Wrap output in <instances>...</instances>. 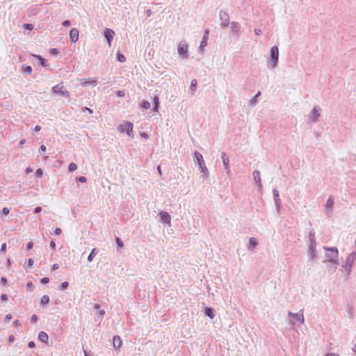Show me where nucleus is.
<instances>
[{
    "label": "nucleus",
    "instance_id": "cd10ccee",
    "mask_svg": "<svg viewBox=\"0 0 356 356\" xmlns=\"http://www.w3.org/2000/svg\"><path fill=\"white\" fill-rule=\"evenodd\" d=\"M49 302V297L47 295H44L40 298V303L43 305H46Z\"/></svg>",
    "mask_w": 356,
    "mask_h": 356
},
{
    "label": "nucleus",
    "instance_id": "7c9ffc66",
    "mask_svg": "<svg viewBox=\"0 0 356 356\" xmlns=\"http://www.w3.org/2000/svg\"><path fill=\"white\" fill-rule=\"evenodd\" d=\"M117 60L120 63H124L126 60V58L123 54L118 53L117 54Z\"/></svg>",
    "mask_w": 356,
    "mask_h": 356
},
{
    "label": "nucleus",
    "instance_id": "58836bf2",
    "mask_svg": "<svg viewBox=\"0 0 356 356\" xmlns=\"http://www.w3.org/2000/svg\"><path fill=\"white\" fill-rule=\"evenodd\" d=\"M35 175H36V177H41L43 175V171L41 168H38L37 169L36 172H35Z\"/></svg>",
    "mask_w": 356,
    "mask_h": 356
},
{
    "label": "nucleus",
    "instance_id": "423d86ee",
    "mask_svg": "<svg viewBox=\"0 0 356 356\" xmlns=\"http://www.w3.org/2000/svg\"><path fill=\"white\" fill-rule=\"evenodd\" d=\"M54 93L57 94L60 96L69 97L70 93L67 90H64V86L61 84H58L52 88Z\"/></svg>",
    "mask_w": 356,
    "mask_h": 356
},
{
    "label": "nucleus",
    "instance_id": "20e7f679",
    "mask_svg": "<svg viewBox=\"0 0 356 356\" xmlns=\"http://www.w3.org/2000/svg\"><path fill=\"white\" fill-rule=\"evenodd\" d=\"M279 58V49L277 46H273L270 49V58L269 60V65L272 68L277 67Z\"/></svg>",
    "mask_w": 356,
    "mask_h": 356
},
{
    "label": "nucleus",
    "instance_id": "f704fd0d",
    "mask_svg": "<svg viewBox=\"0 0 356 356\" xmlns=\"http://www.w3.org/2000/svg\"><path fill=\"white\" fill-rule=\"evenodd\" d=\"M68 169H69V171L74 172L77 169V166L74 163H70V164L69 165Z\"/></svg>",
    "mask_w": 356,
    "mask_h": 356
},
{
    "label": "nucleus",
    "instance_id": "a19ab883",
    "mask_svg": "<svg viewBox=\"0 0 356 356\" xmlns=\"http://www.w3.org/2000/svg\"><path fill=\"white\" fill-rule=\"evenodd\" d=\"M10 212V210L8 207H4L3 208L2 211H1V214L3 215V216H6V215H8Z\"/></svg>",
    "mask_w": 356,
    "mask_h": 356
},
{
    "label": "nucleus",
    "instance_id": "b1692460",
    "mask_svg": "<svg viewBox=\"0 0 356 356\" xmlns=\"http://www.w3.org/2000/svg\"><path fill=\"white\" fill-rule=\"evenodd\" d=\"M205 314L209 316L210 318H214V313H213V309L211 307H207L205 309V312H204Z\"/></svg>",
    "mask_w": 356,
    "mask_h": 356
},
{
    "label": "nucleus",
    "instance_id": "6ab92c4d",
    "mask_svg": "<svg viewBox=\"0 0 356 356\" xmlns=\"http://www.w3.org/2000/svg\"><path fill=\"white\" fill-rule=\"evenodd\" d=\"M309 245H316V238H315V233L314 232V230H311L310 232L309 233Z\"/></svg>",
    "mask_w": 356,
    "mask_h": 356
},
{
    "label": "nucleus",
    "instance_id": "09e8293b",
    "mask_svg": "<svg viewBox=\"0 0 356 356\" xmlns=\"http://www.w3.org/2000/svg\"><path fill=\"white\" fill-rule=\"evenodd\" d=\"M49 282V280L48 277H43L40 280V282L42 284H47L48 282Z\"/></svg>",
    "mask_w": 356,
    "mask_h": 356
},
{
    "label": "nucleus",
    "instance_id": "7ed1b4c3",
    "mask_svg": "<svg viewBox=\"0 0 356 356\" xmlns=\"http://www.w3.org/2000/svg\"><path fill=\"white\" fill-rule=\"evenodd\" d=\"M288 316L289 318V323L293 325L296 324V321H298L301 324L304 323V316L302 310L298 313H293L291 312H289Z\"/></svg>",
    "mask_w": 356,
    "mask_h": 356
},
{
    "label": "nucleus",
    "instance_id": "ea45409f",
    "mask_svg": "<svg viewBox=\"0 0 356 356\" xmlns=\"http://www.w3.org/2000/svg\"><path fill=\"white\" fill-rule=\"evenodd\" d=\"M49 52H50V54L51 55L55 56V55H57L59 53V51L58 50V49L52 48V49H50Z\"/></svg>",
    "mask_w": 356,
    "mask_h": 356
},
{
    "label": "nucleus",
    "instance_id": "5fc2aeb1",
    "mask_svg": "<svg viewBox=\"0 0 356 356\" xmlns=\"http://www.w3.org/2000/svg\"><path fill=\"white\" fill-rule=\"evenodd\" d=\"M6 249V243H3L1 246L0 251L2 252H5Z\"/></svg>",
    "mask_w": 356,
    "mask_h": 356
},
{
    "label": "nucleus",
    "instance_id": "37998d69",
    "mask_svg": "<svg viewBox=\"0 0 356 356\" xmlns=\"http://www.w3.org/2000/svg\"><path fill=\"white\" fill-rule=\"evenodd\" d=\"M61 232H62V230L60 228L56 227L54 229V234L56 236H59L61 234Z\"/></svg>",
    "mask_w": 356,
    "mask_h": 356
},
{
    "label": "nucleus",
    "instance_id": "2eb2a0df",
    "mask_svg": "<svg viewBox=\"0 0 356 356\" xmlns=\"http://www.w3.org/2000/svg\"><path fill=\"white\" fill-rule=\"evenodd\" d=\"M81 86L85 87L88 85H91L93 86H95L97 84V81L95 79H81Z\"/></svg>",
    "mask_w": 356,
    "mask_h": 356
},
{
    "label": "nucleus",
    "instance_id": "39448f33",
    "mask_svg": "<svg viewBox=\"0 0 356 356\" xmlns=\"http://www.w3.org/2000/svg\"><path fill=\"white\" fill-rule=\"evenodd\" d=\"M188 45L185 40H181L177 47V51L180 56L183 58L186 59L188 57Z\"/></svg>",
    "mask_w": 356,
    "mask_h": 356
},
{
    "label": "nucleus",
    "instance_id": "bf43d9fd",
    "mask_svg": "<svg viewBox=\"0 0 356 356\" xmlns=\"http://www.w3.org/2000/svg\"><path fill=\"white\" fill-rule=\"evenodd\" d=\"M39 151H40V152H45V151H46V146H45V145H40V148H39Z\"/></svg>",
    "mask_w": 356,
    "mask_h": 356
},
{
    "label": "nucleus",
    "instance_id": "0eeeda50",
    "mask_svg": "<svg viewBox=\"0 0 356 356\" xmlns=\"http://www.w3.org/2000/svg\"><path fill=\"white\" fill-rule=\"evenodd\" d=\"M118 130L122 133L126 132L128 136H132L133 124L130 122H126L124 124L119 125Z\"/></svg>",
    "mask_w": 356,
    "mask_h": 356
},
{
    "label": "nucleus",
    "instance_id": "603ef678",
    "mask_svg": "<svg viewBox=\"0 0 356 356\" xmlns=\"http://www.w3.org/2000/svg\"><path fill=\"white\" fill-rule=\"evenodd\" d=\"M207 42L206 40L203 39L200 43V48H204L205 46H207Z\"/></svg>",
    "mask_w": 356,
    "mask_h": 356
},
{
    "label": "nucleus",
    "instance_id": "13d9d810",
    "mask_svg": "<svg viewBox=\"0 0 356 356\" xmlns=\"http://www.w3.org/2000/svg\"><path fill=\"white\" fill-rule=\"evenodd\" d=\"M13 323V325H14L15 327H18V326L21 325V323H20V321H18V320H15V321H14Z\"/></svg>",
    "mask_w": 356,
    "mask_h": 356
},
{
    "label": "nucleus",
    "instance_id": "de8ad7c7",
    "mask_svg": "<svg viewBox=\"0 0 356 356\" xmlns=\"http://www.w3.org/2000/svg\"><path fill=\"white\" fill-rule=\"evenodd\" d=\"M116 243H117L118 246L120 248H122L123 246L122 241L118 237L116 238Z\"/></svg>",
    "mask_w": 356,
    "mask_h": 356
},
{
    "label": "nucleus",
    "instance_id": "3c124183",
    "mask_svg": "<svg viewBox=\"0 0 356 356\" xmlns=\"http://www.w3.org/2000/svg\"><path fill=\"white\" fill-rule=\"evenodd\" d=\"M33 243L32 241L29 242L26 245L27 250H31L33 248Z\"/></svg>",
    "mask_w": 356,
    "mask_h": 356
},
{
    "label": "nucleus",
    "instance_id": "f03ea898",
    "mask_svg": "<svg viewBox=\"0 0 356 356\" xmlns=\"http://www.w3.org/2000/svg\"><path fill=\"white\" fill-rule=\"evenodd\" d=\"M324 249L327 251L330 252V253H327L325 254L326 258L329 260V261L334 265V270L337 268V265L338 264V255L339 252L337 248L332 247H324Z\"/></svg>",
    "mask_w": 356,
    "mask_h": 356
},
{
    "label": "nucleus",
    "instance_id": "0e129e2a",
    "mask_svg": "<svg viewBox=\"0 0 356 356\" xmlns=\"http://www.w3.org/2000/svg\"><path fill=\"white\" fill-rule=\"evenodd\" d=\"M59 267V265L58 264H54L52 267H51V270H56L58 269Z\"/></svg>",
    "mask_w": 356,
    "mask_h": 356
},
{
    "label": "nucleus",
    "instance_id": "c9c22d12",
    "mask_svg": "<svg viewBox=\"0 0 356 356\" xmlns=\"http://www.w3.org/2000/svg\"><path fill=\"white\" fill-rule=\"evenodd\" d=\"M33 259L32 258H30L27 260L26 261V268H31L33 265Z\"/></svg>",
    "mask_w": 356,
    "mask_h": 356
},
{
    "label": "nucleus",
    "instance_id": "aec40b11",
    "mask_svg": "<svg viewBox=\"0 0 356 356\" xmlns=\"http://www.w3.org/2000/svg\"><path fill=\"white\" fill-rule=\"evenodd\" d=\"M113 344L115 348H120L122 344V341L120 337L118 335L113 337Z\"/></svg>",
    "mask_w": 356,
    "mask_h": 356
},
{
    "label": "nucleus",
    "instance_id": "f3484780",
    "mask_svg": "<svg viewBox=\"0 0 356 356\" xmlns=\"http://www.w3.org/2000/svg\"><path fill=\"white\" fill-rule=\"evenodd\" d=\"M319 115H320L319 109L318 108L317 106H315L313 108L311 115H310L311 121L315 122V120L318 118Z\"/></svg>",
    "mask_w": 356,
    "mask_h": 356
},
{
    "label": "nucleus",
    "instance_id": "6e6552de",
    "mask_svg": "<svg viewBox=\"0 0 356 356\" xmlns=\"http://www.w3.org/2000/svg\"><path fill=\"white\" fill-rule=\"evenodd\" d=\"M219 17H220V25L222 27H227L228 26L229 24V15L225 12V11H223V10H220V13H219Z\"/></svg>",
    "mask_w": 356,
    "mask_h": 356
},
{
    "label": "nucleus",
    "instance_id": "9b49d317",
    "mask_svg": "<svg viewBox=\"0 0 356 356\" xmlns=\"http://www.w3.org/2000/svg\"><path fill=\"white\" fill-rule=\"evenodd\" d=\"M70 38L72 42L74 43L79 40V31L76 28H73L70 31Z\"/></svg>",
    "mask_w": 356,
    "mask_h": 356
},
{
    "label": "nucleus",
    "instance_id": "49530a36",
    "mask_svg": "<svg viewBox=\"0 0 356 356\" xmlns=\"http://www.w3.org/2000/svg\"><path fill=\"white\" fill-rule=\"evenodd\" d=\"M62 24L65 26V27H68L71 25V22L70 20L68 19H66V20H64L62 23Z\"/></svg>",
    "mask_w": 356,
    "mask_h": 356
},
{
    "label": "nucleus",
    "instance_id": "dca6fc26",
    "mask_svg": "<svg viewBox=\"0 0 356 356\" xmlns=\"http://www.w3.org/2000/svg\"><path fill=\"white\" fill-rule=\"evenodd\" d=\"M253 178L255 183L257 184L259 188L261 189L262 188V185L261 183L260 172L259 170L254 171Z\"/></svg>",
    "mask_w": 356,
    "mask_h": 356
},
{
    "label": "nucleus",
    "instance_id": "8fccbe9b",
    "mask_svg": "<svg viewBox=\"0 0 356 356\" xmlns=\"http://www.w3.org/2000/svg\"><path fill=\"white\" fill-rule=\"evenodd\" d=\"M12 318H13V316L10 314H8L5 316L4 321L5 322L10 321L12 319Z\"/></svg>",
    "mask_w": 356,
    "mask_h": 356
},
{
    "label": "nucleus",
    "instance_id": "4d7b16f0",
    "mask_svg": "<svg viewBox=\"0 0 356 356\" xmlns=\"http://www.w3.org/2000/svg\"><path fill=\"white\" fill-rule=\"evenodd\" d=\"M1 283L3 285H6L7 284V279L5 277H2L1 278Z\"/></svg>",
    "mask_w": 356,
    "mask_h": 356
},
{
    "label": "nucleus",
    "instance_id": "ddd939ff",
    "mask_svg": "<svg viewBox=\"0 0 356 356\" xmlns=\"http://www.w3.org/2000/svg\"><path fill=\"white\" fill-rule=\"evenodd\" d=\"M221 159H222V163H223L225 170H227V173H229V160L228 156L227 155V154L225 152H222L221 154Z\"/></svg>",
    "mask_w": 356,
    "mask_h": 356
},
{
    "label": "nucleus",
    "instance_id": "c756f323",
    "mask_svg": "<svg viewBox=\"0 0 356 356\" xmlns=\"http://www.w3.org/2000/svg\"><path fill=\"white\" fill-rule=\"evenodd\" d=\"M197 82L195 79H193L191 83L190 89L193 92L197 88Z\"/></svg>",
    "mask_w": 356,
    "mask_h": 356
},
{
    "label": "nucleus",
    "instance_id": "72a5a7b5",
    "mask_svg": "<svg viewBox=\"0 0 356 356\" xmlns=\"http://www.w3.org/2000/svg\"><path fill=\"white\" fill-rule=\"evenodd\" d=\"M141 106L145 110L149 109L150 108V103L148 101L144 100L142 102Z\"/></svg>",
    "mask_w": 356,
    "mask_h": 356
},
{
    "label": "nucleus",
    "instance_id": "4468645a",
    "mask_svg": "<svg viewBox=\"0 0 356 356\" xmlns=\"http://www.w3.org/2000/svg\"><path fill=\"white\" fill-rule=\"evenodd\" d=\"M356 259V252L350 253L346 258L345 264L353 266Z\"/></svg>",
    "mask_w": 356,
    "mask_h": 356
},
{
    "label": "nucleus",
    "instance_id": "4be33fe9",
    "mask_svg": "<svg viewBox=\"0 0 356 356\" xmlns=\"http://www.w3.org/2000/svg\"><path fill=\"white\" fill-rule=\"evenodd\" d=\"M97 253H98V250L97 248H93L88 257V261H92L93 260L94 257L97 254Z\"/></svg>",
    "mask_w": 356,
    "mask_h": 356
},
{
    "label": "nucleus",
    "instance_id": "e2e57ef3",
    "mask_svg": "<svg viewBox=\"0 0 356 356\" xmlns=\"http://www.w3.org/2000/svg\"><path fill=\"white\" fill-rule=\"evenodd\" d=\"M50 247L53 249V250H56V243H54V241L52 240L50 243Z\"/></svg>",
    "mask_w": 356,
    "mask_h": 356
},
{
    "label": "nucleus",
    "instance_id": "f8f14e48",
    "mask_svg": "<svg viewBox=\"0 0 356 356\" xmlns=\"http://www.w3.org/2000/svg\"><path fill=\"white\" fill-rule=\"evenodd\" d=\"M160 217H161V220L163 223L168 224V223L170 222L171 218L168 212L161 211L160 213Z\"/></svg>",
    "mask_w": 356,
    "mask_h": 356
},
{
    "label": "nucleus",
    "instance_id": "bb28decb",
    "mask_svg": "<svg viewBox=\"0 0 356 356\" xmlns=\"http://www.w3.org/2000/svg\"><path fill=\"white\" fill-rule=\"evenodd\" d=\"M239 26L237 22H232L231 25L232 32L237 33L239 31Z\"/></svg>",
    "mask_w": 356,
    "mask_h": 356
},
{
    "label": "nucleus",
    "instance_id": "2f4dec72",
    "mask_svg": "<svg viewBox=\"0 0 356 356\" xmlns=\"http://www.w3.org/2000/svg\"><path fill=\"white\" fill-rule=\"evenodd\" d=\"M68 286H69V283L67 282H63L59 285L58 289L59 290H65L68 287Z\"/></svg>",
    "mask_w": 356,
    "mask_h": 356
},
{
    "label": "nucleus",
    "instance_id": "393cba45",
    "mask_svg": "<svg viewBox=\"0 0 356 356\" xmlns=\"http://www.w3.org/2000/svg\"><path fill=\"white\" fill-rule=\"evenodd\" d=\"M32 67L30 65H23L22 66V71L24 73L30 74L32 72Z\"/></svg>",
    "mask_w": 356,
    "mask_h": 356
},
{
    "label": "nucleus",
    "instance_id": "a211bd4d",
    "mask_svg": "<svg viewBox=\"0 0 356 356\" xmlns=\"http://www.w3.org/2000/svg\"><path fill=\"white\" fill-rule=\"evenodd\" d=\"M38 339L44 343H47L49 337L45 332L40 331L38 334Z\"/></svg>",
    "mask_w": 356,
    "mask_h": 356
},
{
    "label": "nucleus",
    "instance_id": "c85d7f7f",
    "mask_svg": "<svg viewBox=\"0 0 356 356\" xmlns=\"http://www.w3.org/2000/svg\"><path fill=\"white\" fill-rule=\"evenodd\" d=\"M34 56L40 60V64L43 67H46L47 65V60L46 59H44V58H42L41 56L34 55Z\"/></svg>",
    "mask_w": 356,
    "mask_h": 356
},
{
    "label": "nucleus",
    "instance_id": "79ce46f5",
    "mask_svg": "<svg viewBox=\"0 0 356 356\" xmlns=\"http://www.w3.org/2000/svg\"><path fill=\"white\" fill-rule=\"evenodd\" d=\"M38 319V318L36 314H33L31 317V323H36Z\"/></svg>",
    "mask_w": 356,
    "mask_h": 356
},
{
    "label": "nucleus",
    "instance_id": "864d4df0",
    "mask_svg": "<svg viewBox=\"0 0 356 356\" xmlns=\"http://www.w3.org/2000/svg\"><path fill=\"white\" fill-rule=\"evenodd\" d=\"M117 95H118V97H124V96L125 95V93H124V91H122V90H118V91H117Z\"/></svg>",
    "mask_w": 356,
    "mask_h": 356
},
{
    "label": "nucleus",
    "instance_id": "774afa93",
    "mask_svg": "<svg viewBox=\"0 0 356 356\" xmlns=\"http://www.w3.org/2000/svg\"><path fill=\"white\" fill-rule=\"evenodd\" d=\"M33 171L32 168L31 167H28L26 169V174H29L30 172H31Z\"/></svg>",
    "mask_w": 356,
    "mask_h": 356
},
{
    "label": "nucleus",
    "instance_id": "e433bc0d",
    "mask_svg": "<svg viewBox=\"0 0 356 356\" xmlns=\"http://www.w3.org/2000/svg\"><path fill=\"white\" fill-rule=\"evenodd\" d=\"M23 28L26 30H33V25L31 24H24Z\"/></svg>",
    "mask_w": 356,
    "mask_h": 356
},
{
    "label": "nucleus",
    "instance_id": "69168bd1",
    "mask_svg": "<svg viewBox=\"0 0 356 356\" xmlns=\"http://www.w3.org/2000/svg\"><path fill=\"white\" fill-rule=\"evenodd\" d=\"M325 356H339V355L337 353H327L325 355Z\"/></svg>",
    "mask_w": 356,
    "mask_h": 356
},
{
    "label": "nucleus",
    "instance_id": "c03bdc74",
    "mask_svg": "<svg viewBox=\"0 0 356 356\" xmlns=\"http://www.w3.org/2000/svg\"><path fill=\"white\" fill-rule=\"evenodd\" d=\"M76 180L79 182L84 183V182H86L87 179L85 177L81 176V177H77Z\"/></svg>",
    "mask_w": 356,
    "mask_h": 356
},
{
    "label": "nucleus",
    "instance_id": "412c9836",
    "mask_svg": "<svg viewBox=\"0 0 356 356\" xmlns=\"http://www.w3.org/2000/svg\"><path fill=\"white\" fill-rule=\"evenodd\" d=\"M316 245H309V254L308 256L309 259H312L316 257V251H315Z\"/></svg>",
    "mask_w": 356,
    "mask_h": 356
},
{
    "label": "nucleus",
    "instance_id": "473e14b6",
    "mask_svg": "<svg viewBox=\"0 0 356 356\" xmlns=\"http://www.w3.org/2000/svg\"><path fill=\"white\" fill-rule=\"evenodd\" d=\"M249 243H250V245L251 246L254 247V246L257 245L258 242H257V240L255 238L251 237V238H250Z\"/></svg>",
    "mask_w": 356,
    "mask_h": 356
},
{
    "label": "nucleus",
    "instance_id": "4c0bfd02",
    "mask_svg": "<svg viewBox=\"0 0 356 356\" xmlns=\"http://www.w3.org/2000/svg\"><path fill=\"white\" fill-rule=\"evenodd\" d=\"M353 266H350V265H347V264H344L343 265V268H344L345 270L348 273V274H350V273L351 272V268H352Z\"/></svg>",
    "mask_w": 356,
    "mask_h": 356
},
{
    "label": "nucleus",
    "instance_id": "a878e982",
    "mask_svg": "<svg viewBox=\"0 0 356 356\" xmlns=\"http://www.w3.org/2000/svg\"><path fill=\"white\" fill-rule=\"evenodd\" d=\"M261 95V92L259 91L256 93V95L250 100L249 104L250 106H254L257 104V99Z\"/></svg>",
    "mask_w": 356,
    "mask_h": 356
},
{
    "label": "nucleus",
    "instance_id": "680f3d73",
    "mask_svg": "<svg viewBox=\"0 0 356 356\" xmlns=\"http://www.w3.org/2000/svg\"><path fill=\"white\" fill-rule=\"evenodd\" d=\"M35 346V344L33 341H29L28 343V347L30 348H34Z\"/></svg>",
    "mask_w": 356,
    "mask_h": 356
},
{
    "label": "nucleus",
    "instance_id": "9d476101",
    "mask_svg": "<svg viewBox=\"0 0 356 356\" xmlns=\"http://www.w3.org/2000/svg\"><path fill=\"white\" fill-rule=\"evenodd\" d=\"M273 198L277 210L279 211L282 204L281 200L279 197V191L277 188L273 190Z\"/></svg>",
    "mask_w": 356,
    "mask_h": 356
},
{
    "label": "nucleus",
    "instance_id": "1a4fd4ad",
    "mask_svg": "<svg viewBox=\"0 0 356 356\" xmlns=\"http://www.w3.org/2000/svg\"><path fill=\"white\" fill-rule=\"evenodd\" d=\"M104 37L107 40L108 45L111 46V41L113 40V37L115 35V32L112 29H106L105 31H104Z\"/></svg>",
    "mask_w": 356,
    "mask_h": 356
},
{
    "label": "nucleus",
    "instance_id": "5701e85b",
    "mask_svg": "<svg viewBox=\"0 0 356 356\" xmlns=\"http://www.w3.org/2000/svg\"><path fill=\"white\" fill-rule=\"evenodd\" d=\"M333 205H334V199L332 196H330L327 200L325 207L327 209H330V210L331 211Z\"/></svg>",
    "mask_w": 356,
    "mask_h": 356
},
{
    "label": "nucleus",
    "instance_id": "052dcab7",
    "mask_svg": "<svg viewBox=\"0 0 356 356\" xmlns=\"http://www.w3.org/2000/svg\"><path fill=\"white\" fill-rule=\"evenodd\" d=\"M1 300H3V301H6V300H8V296H7L6 294L3 293V294H2V295L1 296Z\"/></svg>",
    "mask_w": 356,
    "mask_h": 356
},
{
    "label": "nucleus",
    "instance_id": "a18cd8bd",
    "mask_svg": "<svg viewBox=\"0 0 356 356\" xmlns=\"http://www.w3.org/2000/svg\"><path fill=\"white\" fill-rule=\"evenodd\" d=\"M154 105H159V98L158 96H154L153 99Z\"/></svg>",
    "mask_w": 356,
    "mask_h": 356
},
{
    "label": "nucleus",
    "instance_id": "6e6d98bb",
    "mask_svg": "<svg viewBox=\"0 0 356 356\" xmlns=\"http://www.w3.org/2000/svg\"><path fill=\"white\" fill-rule=\"evenodd\" d=\"M41 211H42V207H36L34 209V213H40Z\"/></svg>",
    "mask_w": 356,
    "mask_h": 356
},
{
    "label": "nucleus",
    "instance_id": "f257e3e1",
    "mask_svg": "<svg viewBox=\"0 0 356 356\" xmlns=\"http://www.w3.org/2000/svg\"><path fill=\"white\" fill-rule=\"evenodd\" d=\"M194 156L195 161L197 162V163L198 164L199 169L200 170V172L202 173L201 177H202L203 178H207L209 176V172L205 165V162L202 154L196 151L194 153Z\"/></svg>",
    "mask_w": 356,
    "mask_h": 356
},
{
    "label": "nucleus",
    "instance_id": "338daca9",
    "mask_svg": "<svg viewBox=\"0 0 356 356\" xmlns=\"http://www.w3.org/2000/svg\"><path fill=\"white\" fill-rule=\"evenodd\" d=\"M15 340V337L13 335H10L8 338V341L10 343L13 342Z\"/></svg>",
    "mask_w": 356,
    "mask_h": 356
}]
</instances>
